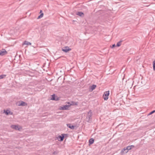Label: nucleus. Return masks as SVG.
<instances>
[{"instance_id": "obj_21", "label": "nucleus", "mask_w": 155, "mask_h": 155, "mask_svg": "<svg viewBox=\"0 0 155 155\" xmlns=\"http://www.w3.org/2000/svg\"><path fill=\"white\" fill-rule=\"evenodd\" d=\"M153 70L155 71V59L153 62Z\"/></svg>"}, {"instance_id": "obj_4", "label": "nucleus", "mask_w": 155, "mask_h": 155, "mask_svg": "<svg viewBox=\"0 0 155 155\" xmlns=\"http://www.w3.org/2000/svg\"><path fill=\"white\" fill-rule=\"evenodd\" d=\"M71 48L67 46L65 47L62 48V51L66 53L68 52L69 51H71Z\"/></svg>"}, {"instance_id": "obj_1", "label": "nucleus", "mask_w": 155, "mask_h": 155, "mask_svg": "<svg viewBox=\"0 0 155 155\" xmlns=\"http://www.w3.org/2000/svg\"><path fill=\"white\" fill-rule=\"evenodd\" d=\"M93 114L91 110L87 113L86 118V120L88 122L90 123L92 120V116Z\"/></svg>"}, {"instance_id": "obj_11", "label": "nucleus", "mask_w": 155, "mask_h": 155, "mask_svg": "<svg viewBox=\"0 0 155 155\" xmlns=\"http://www.w3.org/2000/svg\"><path fill=\"white\" fill-rule=\"evenodd\" d=\"M26 103L25 102H24L23 101H21V103H19L18 104V105L19 106H24L25 105V104Z\"/></svg>"}, {"instance_id": "obj_16", "label": "nucleus", "mask_w": 155, "mask_h": 155, "mask_svg": "<svg viewBox=\"0 0 155 155\" xmlns=\"http://www.w3.org/2000/svg\"><path fill=\"white\" fill-rule=\"evenodd\" d=\"M94 140L93 138L90 139L89 140V143L90 144H92L94 143Z\"/></svg>"}, {"instance_id": "obj_15", "label": "nucleus", "mask_w": 155, "mask_h": 155, "mask_svg": "<svg viewBox=\"0 0 155 155\" xmlns=\"http://www.w3.org/2000/svg\"><path fill=\"white\" fill-rule=\"evenodd\" d=\"M103 97L105 100H107V91L104 93Z\"/></svg>"}, {"instance_id": "obj_19", "label": "nucleus", "mask_w": 155, "mask_h": 155, "mask_svg": "<svg viewBox=\"0 0 155 155\" xmlns=\"http://www.w3.org/2000/svg\"><path fill=\"white\" fill-rule=\"evenodd\" d=\"M122 42V41H120L118 42L116 45V46L117 47H119L121 45V42Z\"/></svg>"}, {"instance_id": "obj_9", "label": "nucleus", "mask_w": 155, "mask_h": 155, "mask_svg": "<svg viewBox=\"0 0 155 155\" xmlns=\"http://www.w3.org/2000/svg\"><path fill=\"white\" fill-rule=\"evenodd\" d=\"M134 146L133 145H131L130 146H128L127 147H126V149L128 151L129 150H131L132 148H134Z\"/></svg>"}, {"instance_id": "obj_13", "label": "nucleus", "mask_w": 155, "mask_h": 155, "mask_svg": "<svg viewBox=\"0 0 155 155\" xmlns=\"http://www.w3.org/2000/svg\"><path fill=\"white\" fill-rule=\"evenodd\" d=\"M11 127L12 128L15 130H18L19 129L18 127L15 125H12L11 126Z\"/></svg>"}, {"instance_id": "obj_27", "label": "nucleus", "mask_w": 155, "mask_h": 155, "mask_svg": "<svg viewBox=\"0 0 155 155\" xmlns=\"http://www.w3.org/2000/svg\"><path fill=\"white\" fill-rule=\"evenodd\" d=\"M41 12H42V11H41H41H40V13H41Z\"/></svg>"}, {"instance_id": "obj_5", "label": "nucleus", "mask_w": 155, "mask_h": 155, "mask_svg": "<svg viewBox=\"0 0 155 155\" xmlns=\"http://www.w3.org/2000/svg\"><path fill=\"white\" fill-rule=\"evenodd\" d=\"M67 104H69L70 106L71 105H77L78 104V102L71 101L70 102H68Z\"/></svg>"}, {"instance_id": "obj_20", "label": "nucleus", "mask_w": 155, "mask_h": 155, "mask_svg": "<svg viewBox=\"0 0 155 155\" xmlns=\"http://www.w3.org/2000/svg\"><path fill=\"white\" fill-rule=\"evenodd\" d=\"M43 13H42L38 17L37 19H40L42 18L43 16Z\"/></svg>"}, {"instance_id": "obj_14", "label": "nucleus", "mask_w": 155, "mask_h": 155, "mask_svg": "<svg viewBox=\"0 0 155 155\" xmlns=\"http://www.w3.org/2000/svg\"><path fill=\"white\" fill-rule=\"evenodd\" d=\"M23 44L26 45H31V43L28 41H25L23 43Z\"/></svg>"}, {"instance_id": "obj_7", "label": "nucleus", "mask_w": 155, "mask_h": 155, "mask_svg": "<svg viewBox=\"0 0 155 155\" xmlns=\"http://www.w3.org/2000/svg\"><path fill=\"white\" fill-rule=\"evenodd\" d=\"M128 152V150H127L126 147H125L121 151V154H123L125 153H127Z\"/></svg>"}, {"instance_id": "obj_3", "label": "nucleus", "mask_w": 155, "mask_h": 155, "mask_svg": "<svg viewBox=\"0 0 155 155\" xmlns=\"http://www.w3.org/2000/svg\"><path fill=\"white\" fill-rule=\"evenodd\" d=\"M8 53L7 51H6L5 49H2L1 50H0V55L2 56L7 54Z\"/></svg>"}, {"instance_id": "obj_23", "label": "nucleus", "mask_w": 155, "mask_h": 155, "mask_svg": "<svg viewBox=\"0 0 155 155\" xmlns=\"http://www.w3.org/2000/svg\"><path fill=\"white\" fill-rule=\"evenodd\" d=\"M155 112V110H153V111H151V112H150L149 114V115H151L152 114H153V113H154Z\"/></svg>"}, {"instance_id": "obj_26", "label": "nucleus", "mask_w": 155, "mask_h": 155, "mask_svg": "<svg viewBox=\"0 0 155 155\" xmlns=\"http://www.w3.org/2000/svg\"><path fill=\"white\" fill-rule=\"evenodd\" d=\"M55 153H56V152H55H55H54V153H53V154H55Z\"/></svg>"}, {"instance_id": "obj_24", "label": "nucleus", "mask_w": 155, "mask_h": 155, "mask_svg": "<svg viewBox=\"0 0 155 155\" xmlns=\"http://www.w3.org/2000/svg\"><path fill=\"white\" fill-rule=\"evenodd\" d=\"M115 44H114V45H112V46H111V47L112 48H114V47H115Z\"/></svg>"}, {"instance_id": "obj_2", "label": "nucleus", "mask_w": 155, "mask_h": 155, "mask_svg": "<svg viewBox=\"0 0 155 155\" xmlns=\"http://www.w3.org/2000/svg\"><path fill=\"white\" fill-rule=\"evenodd\" d=\"M69 104L63 105L60 107V109L62 110H67L70 107Z\"/></svg>"}, {"instance_id": "obj_22", "label": "nucleus", "mask_w": 155, "mask_h": 155, "mask_svg": "<svg viewBox=\"0 0 155 155\" xmlns=\"http://www.w3.org/2000/svg\"><path fill=\"white\" fill-rule=\"evenodd\" d=\"M10 112V111L8 110H6V111H5V114L6 115H8L9 114V113Z\"/></svg>"}, {"instance_id": "obj_10", "label": "nucleus", "mask_w": 155, "mask_h": 155, "mask_svg": "<svg viewBox=\"0 0 155 155\" xmlns=\"http://www.w3.org/2000/svg\"><path fill=\"white\" fill-rule=\"evenodd\" d=\"M67 126L68 127L70 128L71 129H74L75 127V126L73 125H71L70 124H67Z\"/></svg>"}, {"instance_id": "obj_12", "label": "nucleus", "mask_w": 155, "mask_h": 155, "mask_svg": "<svg viewBox=\"0 0 155 155\" xmlns=\"http://www.w3.org/2000/svg\"><path fill=\"white\" fill-rule=\"evenodd\" d=\"M96 87V86L95 85H93L91 86L90 88V90H91V91H92L94 89H95V87Z\"/></svg>"}, {"instance_id": "obj_8", "label": "nucleus", "mask_w": 155, "mask_h": 155, "mask_svg": "<svg viewBox=\"0 0 155 155\" xmlns=\"http://www.w3.org/2000/svg\"><path fill=\"white\" fill-rule=\"evenodd\" d=\"M76 15L81 17H83L84 15V13L82 12H77Z\"/></svg>"}, {"instance_id": "obj_25", "label": "nucleus", "mask_w": 155, "mask_h": 155, "mask_svg": "<svg viewBox=\"0 0 155 155\" xmlns=\"http://www.w3.org/2000/svg\"><path fill=\"white\" fill-rule=\"evenodd\" d=\"M109 91H107V97L109 95Z\"/></svg>"}, {"instance_id": "obj_18", "label": "nucleus", "mask_w": 155, "mask_h": 155, "mask_svg": "<svg viewBox=\"0 0 155 155\" xmlns=\"http://www.w3.org/2000/svg\"><path fill=\"white\" fill-rule=\"evenodd\" d=\"M6 75L5 74H2L0 75V79H3L5 77Z\"/></svg>"}, {"instance_id": "obj_17", "label": "nucleus", "mask_w": 155, "mask_h": 155, "mask_svg": "<svg viewBox=\"0 0 155 155\" xmlns=\"http://www.w3.org/2000/svg\"><path fill=\"white\" fill-rule=\"evenodd\" d=\"M55 95L54 94L52 95V97L51 98V100H56V99L55 98Z\"/></svg>"}, {"instance_id": "obj_6", "label": "nucleus", "mask_w": 155, "mask_h": 155, "mask_svg": "<svg viewBox=\"0 0 155 155\" xmlns=\"http://www.w3.org/2000/svg\"><path fill=\"white\" fill-rule=\"evenodd\" d=\"M65 134H63L61 135L62 136H59L58 137V140L60 141H63L64 138V135Z\"/></svg>"}]
</instances>
